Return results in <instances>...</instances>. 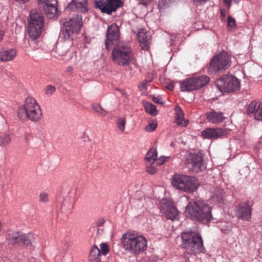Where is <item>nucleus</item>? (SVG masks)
Instances as JSON below:
<instances>
[{"mask_svg":"<svg viewBox=\"0 0 262 262\" xmlns=\"http://www.w3.org/2000/svg\"><path fill=\"white\" fill-rule=\"evenodd\" d=\"M193 78H189L181 82L180 88L182 91H192L196 90Z\"/></svg>","mask_w":262,"mask_h":262,"instance_id":"obj_25","label":"nucleus"},{"mask_svg":"<svg viewBox=\"0 0 262 262\" xmlns=\"http://www.w3.org/2000/svg\"><path fill=\"white\" fill-rule=\"evenodd\" d=\"M223 190L214 189V191L211 192L210 201L214 204L221 203L223 201Z\"/></svg>","mask_w":262,"mask_h":262,"instance_id":"obj_27","label":"nucleus"},{"mask_svg":"<svg viewBox=\"0 0 262 262\" xmlns=\"http://www.w3.org/2000/svg\"><path fill=\"white\" fill-rule=\"evenodd\" d=\"M181 238L183 246L191 252L197 253L204 250L202 237L195 228L184 231Z\"/></svg>","mask_w":262,"mask_h":262,"instance_id":"obj_4","label":"nucleus"},{"mask_svg":"<svg viewBox=\"0 0 262 262\" xmlns=\"http://www.w3.org/2000/svg\"><path fill=\"white\" fill-rule=\"evenodd\" d=\"M169 157H166L164 156H161L158 159H156V160L155 161L156 165H161L163 164L166 160L167 159H168Z\"/></svg>","mask_w":262,"mask_h":262,"instance_id":"obj_39","label":"nucleus"},{"mask_svg":"<svg viewBox=\"0 0 262 262\" xmlns=\"http://www.w3.org/2000/svg\"><path fill=\"white\" fill-rule=\"evenodd\" d=\"M216 85L222 93H230L238 91L241 83L238 79L232 75L224 76L216 81Z\"/></svg>","mask_w":262,"mask_h":262,"instance_id":"obj_10","label":"nucleus"},{"mask_svg":"<svg viewBox=\"0 0 262 262\" xmlns=\"http://www.w3.org/2000/svg\"><path fill=\"white\" fill-rule=\"evenodd\" d=\"M64 41L62 42L61 45L57 49V53L59 56H62L69 51L70 48L71 47L73 42V39H63Z\"/></svg>","mask_w":262,"mask_h":262,"instance_id":"obj_24","label":"nucleus"},{"mask_svg":"<svg viewBox=\"0 0 262 262\" xmlns=\"http://www.w3.org/2000/svg\"><path fill=\"white\" fill-rule=\"evenodd\" d=\"M97 8L108 14L115 11L121 5V0H99L95 1Z\"/></svg>","mask_w":262,"mask_h":262,"instance_id":"obj_12","label":"nucleus"},{"mask_svg":"<svg viewBox=\"0 0 262 262\" xmlns=\"http://www.w3.org/2000/svg\"><path fill=\"white\" fill-rule=\"evenodd\" d=\"M154 163L149 164V163H146V170L150 174H154L156 173L157 169L152 165Z\"/></svg>","mask_w":262,"mask_h":262,"instance_id":"obj_35","label":"nucleus"},{"mask_svg":"<svg viewBox=\"0 0 262 262\" xmlns=\"http://www.w3.org/2000/svg\"><path fill=\"white\" fill-rule=\"evenodd\" d=\"M175 111V120L177 125L182 127H186L189 123V120L184 119V113L179 106L176 107Z\"/></svg>","mask_w":262,"mask_h":262,"instance_id":"obj_23","label":"nucleus"},{"mask_svg":"<svg viewBox=\"0 0 262 262\" xmlns=\"http://www.w3.org/2000/svg\"><path fill=\"white\" fill-rule=\"evenodd\" d=\"M18 117L21 120L27 119L34 122L39 121L42 117L40 105L32 97L25 99L23 105L19 106L17 111Z\"/></svg>","mask_w":262,"mask_h":262,"instance_id":"obj_3","label":"nucleus"},{"mask_svg":"<svg viewBox=\"0 0 262 262\" xmlns=\"http://www.w3.org/2000/svg\"><path fill=\"white\" fill-rule=\"evenodd\" d=\"M196 89H199L205 85L209 81V78L203 75L198 77H193Z\"/></svg>","mask_w":262,"mask_h":262,"instance_id":"obj_28","label":"nucleus"},{"mask_svg":"<svg viewBox=\"0 0 262 262\" xmlns=\"http://www.w3.org/2000/svg\"><path fill=\"white\" fill-rule=\"evenodd\" d=\"M93 108L96 112L100 114L102 116H105L107 114V112L103 110L101 106L99 105H96L93 106Z\"/></svg>","mask_w":262,"mask_h":262,"instance_id":"obj_37","label":"nucleus"},{"mask_svg":"<svg viewBox=\"0 0 262 262\" xmlns=\"http://www.w3.org/2000/svg\"><path fill=\"white\" fill-rule=\"evenodd\" d=\"M1 138L4 144H7L10 142V138L7 134L3 135Z\"/></svg>","mask_w":262,"mask_h":262,"instance_id":"obj_41","label":"nucleus"},{"mask_svg":"<svg viewBox=\"0 0 262 262\" xmlns=\"http://www.w3.org/2000/svg\"><path fill=\"white\" fill-rule=\"evenodd\" d=\"M99 250L101 256H105L110 251V248L107 243H102L100 244Z\"/></svg>","mask_w":262,"mask_h":262,"instance_id":"obj_33","label":"nucleus"},{"mask_svg":"<svg viewBox=\"0 0 262 262\" xmlns=\"http://www.w3.org/2000/svg\"><path fill=\"white\" fill-rule=\"evenodd\" d=\"M153 0H139V3L144 6H147Z\"/></svg>","mask_w":262,"mask_h":262,"instance_id":"obj_44","label":"nucleus"},{"mask_svg":"<svg viewBox=\"0 0 262 262\" xmlns=\"http://www.w3.org/2000/svg\"><path fill=\"white\" fill-rule=\"evenodd\" d=\"M157 157V151L156 148H151L146 154L145 160L146 163H154Z\"/></svg>","mask_w":262,"mask_h":262,"instance_id":"obj_29","label":"nucleus"},{"mask_svg":"<svg viewBox=\"0 0 262 262\" xmlns=\"http://www.w3.org/2000/svg\"><path fill=\"white\" fill-rule=\"evenodd\" d=\"M160 209L161 212L165 214L168 219L177 220L179 219L178 210L169 200H161L160 203Z\"/></svg>","mask_w":262,"mask_h":262,"instance_id":"obj_11","label":"nucleus"},{"mask_svg":"<svg viewBox=\"0 0 262 262\" xmlns=\"http://www.w3.org/2000/svg\"><path fill=\"white\" fill-rule=\"evenodd\" d=\"M106 36L105 43L106 48L108 49L112 42L117 40L120 36L119 28L116 24H113L108 27Z\"/></svg>","mask_w":262,"mask_h":262,"instance_id":"obj_16","label":"nucleus"},{"mask_svg":"<svg viewBox=\"0 0 262 262\" xmlns=\"http://www.w3.org/2000/svg\"><path fill=\"white\" fill-rule=\"evenodd\" d=\"M228 131L222 128H207L201 133L203 137L208 139H217L226 136Z\"/></svg>","mask_w":262,"mask_h":262,"instance_id":"obj_15","label":"nucleus"},{"mask_svg":"<svg viewBox=\"0 0 262 262\" xmlns=\"http://www.w3.org/2000/svg\"><path fill=\"white\" fill-rule=\"evenodd\" d=\"M17 51L14 49H3L0 51V60L3 62H7L13 60L16 56Z\"/></svg>","mask_w":262,"mask_h":262,"instance_id":"obj_22","label":"nucleus"},{"mask_svg":"<svg viewBox=\"0 0 262 262\" xmlns=\"http://www.w3.org/2000/svg\"><path fill=\"white\" fill-rule=\"evenodd\" d=\"M170 146L172 147H174L175 146V144L173 142H171L170 144Z\"/></svg>","mask_w":262,"mask_h":262,"instance_id":"obj_51","label":"nucleus"},{"mask_svg":"<svg viewBox=\"0 0 262 262\" xmlns=\"http://www.w3.org/2000/svg\"><path fill=\"white\" fill-rule=\"evenodd\" d=\"M157 127V123L156 122H152L149 123L148 125H147L145 127V129L147 132H152L154 130L156 129V128Z\"/></svg>","mask_w":262,"mask_h":262,"instance_id":"obj_36","label":"nucleus"},{"mask_svg":"<svg viewBox=\"0 0 262 262\" xmlns=\"http://www.w3.org/2000/svg\"><path fill=\"white\" fill-rule=\"evenodd\" d=\"M34 238V235L31 233H28L26 234L21 233L20 243H22L24 245L28 246L31 244Z\"/></svg>","mask_w":262,"mask_h":262,"instance_id":"obj_30","label":"nucleus"},{"mask_svg":"<svg viewBox=\"0 0 262 262\" xmlns=\"http://www.w3.org/2000/svg\"><path fill=\"white\" fill-rule=\"evenodd\" d=\"M121 243L124 250L133 254H140L147 248V241L143 235L129 232L122 235Z\"/></svg>","mask_w":262,"mask_h":262,"instance_id":"obj_2","label":"nucleus"},{"mask_svg":"<svg viewBox=\"0 0 262 262\" xmlns=\"http://www.w3.org/2000/svg\"><path fill=\"white\" fill-rule=\"evenodd\" d=\"M247 113L248 115L254 114V117L257 120H262V103L253 101L247 106Z\"/></svg>","mask_w":262,"mask_h":262,"instance_id":"obj_18","label":"nucleus"},{"mask_svg":"<svg viewBox=\"0 0 262 262\" xmlns=\"http://www.w3.org/2000/svg\"><path fill=\"white\" fill-rule=\"evenodd\" d=\"M39 200L40 201L42 202H46L48 201V195L45 192H42L40 193L39 195Z\"/></svg>","mask_w":262,"mask_h":262,"instance_id":"obj_42","label":"nucleus"},{"mask_svg":"<svg viewBox=\"0 0 262 262\" xmlns=\"http://www.w3.org/2000/svg\"><path fill=\"white\" fill-rule=\"evenodd\" d=\"M231 66L230 57L226 52L223 51L215 55L211 60L208 67V72L214 73L225 70Z\"/></svg>","mask_w":262,"mask_h":262,"instance_id":"obj_9","label":"nucleus"},{"mask_svg":"<svg viewBox=\"0 0 262 262\" xmlns=\"http://www.w3.org/2000/svg\"><path fill=\"white\" fill-rule=\"evenodd\" d=\"M185 213L186 216L204 224L208 223L213 219L211 207L202 201L189 202Z\"/></svg>","mask_w":262,"mask_h":262,"instance_id":"obj_1","label":"nucleus"},{"mask_svg":"<svg viewBox=\"0 0 262 262\" xmlns=\"http://www.w3.org/2000/svg\"><path fill=\"white\" fill-rule=\"evenodd\" d=\"M150 34L145 29H141L138 32V39L143 50H147L150 42Z\"/></svg>","mask_w":262,"mask_h":262,"instance_id":"obj_20","label":"nucleus"},{"mask_svg":"<svg viewBox=\"0 0 262 262\" xmlns=\"http://www.w3.org/2000/svg\"><path fill=\"white\" fill-rule=\"evenodd\" d=\"M82 16L74 15L63 23L61 37L62 39H73L78 34L82 25Z\"/></svg>","mask_w":262,"mask_h":262,"instance_id":"obj_6","label":"nucleus"},{"mask_svg":"<svg viewBox=\"0 0 262 262\" xmlns=\"http://www.w3.org/2000/svg\"><path fill=\"white\" fill-rule=\"evenodd\" d=\"M171 185L178 189L187 193H192L198 188L197 179L188 175L175 174L171 180Z\"/></svg>","mask_w":262,"mask_h":262,"instance_id":"obj_5","label":"nucleus"},{"mask_svg":"<svg viewBox=\"0 0 262 262\" xmlns=\"http://www.w3.org/2000/svg\"><path fill=\"white\" fill-rule=\"evenodd\" d=\"M126 124V120L124 118H119L117 122V127L119 130L121 132H123L125 129V126Z\"/></svg>","mask_w":262,"mask_h":262,"instance_id":"obj_34","label":"nucleus"},{"mask_svg":"<svg viewBox=\"0 0 262 262\" xmlns=\"http://www.w3.org/2000/svg\"><path fill=\"white\" fill-rule=\"evenodd\" d=\"M67 8L74 11L86 12L88 10L87 0H72L68 4Z\"/></svg>","mask_w":262,"mask_h":262,"instance_id":"obj_17","label":"nucleus"},{"mask_svg":"<svg viewBox=\"0 0 262 262\" xmlns=\"http://www.w3.org/2000/svg\"><path fill=\"white\" fill-rule=\"evenodd\" d=\"M47 15L50 19H56L57 18V0H38Z\"/></svg>","mask_w":262,"mask_h":262,"instance_id":"obj_14","label":"nucleus"},{"mask_svg":"<svg viewBox=\"0 0 262 262\" xmlns=\"http://www.w3.org/2000/svg\"><path fill=\"white\" fill-rule=\"evenodd\" d=\"M174 85L171 82L168 84L166 86L167 89L170 91H172L174 89Z\"/></svg>","mask_w":262,"mask_h":262,"instance_id":"obj_46","label":"nucleus"},{"mask_svg":"<svg viewBox=\"0 0 262 262\" xmlns=\"http://www.w3.org/2000/svg\"><path fill=\"white\" fill-rule=\"evenodd\" d=\"M207 0H198L199 2H206Z\"/></svg>","mask_w":262,"mask_h":262,"instance_id":"obj_52","label":"nucleus"},{"mask_svg":"<svg viewBox=\"0 0 262 262\" xmlns=\"http://www.w3.org/2000/svg\"><path fill=\"white\" fill-rule=\"evenodd\" d=\"M55 91V88L52 85H49L45 88V93L48 95H52Z\"/></svg>","mask_w":262,"mask_h":262,"instance_id":"obj_38","label":"nucleus"},{"mask_svg":"<svg viewBox=\"0 0 262 262\" xmlns=\"http://www.w3.org/2000/svg\"><path fill=\"white\" fill-rule=\"evenodd\" d=\"M21 233L16 232L10 233L7 235V239L11 244L20 243Z\"/></svg>","mask_w":262,"mask_h":262,"instance_id":"obj_32","label":"nucleus"},{"mask_svg":"<svg viewBox=\"0 0 262 262\" xmlns=\"http://www.w3.org/2000/svg\"><path fill=\"white\" fill-rule=\"evenodd\" d=\"M228 26L229 28H232L235 26V20L231 16L228 17Z\"/></svg>","mask_w":262,"mask_h":262,"instance_id":"obj_40","label":"nucleus"},{"mask_svg":"<svg viewBox=\"0 0 262 262\" xmlns=\"http://www.w3.org/2000/svg\"><path fill=\"white\" fill-rule=\"evenodd\" d=\"M186 163L196 172L202 171L206 168L203 163V157L196 154L190 153L186 158Z\"/></svg>","mask_w":262,"mask_h":262,"instance_id":"obj_13","label":"nucleus"},{"mask_svg":"<svg viewBox=\"0 0 262 262\" xmlns=\"http://www.w3.org/2000/svg\"><path fill=\"white\" fill-rule=\"evenodd\" d=\"M3 36H4V33L0 30V41H1L3 38Z\"/></svg>","mask_w":262,"mask_h":262,"instance_id":"obj_50","label":"nucleus"},{"mask_svg":"<svg viewBox=\"0 0 262 262\" xmlns=\"http://www.w3.org/2000/svg\"><path fill=\"white\" fill-rule=\"evenodd\" d=\"M221 16L223 17V18H224L225 17V11L224 10H221Z\"/></svg>","mask_w":262,"mask_h":262,"instance_id":"obj_49","label":"nucleus"},{"mask_svg":"<svg viewBox=\"0 0 262 262\" xmlns=\"http://www.w3.org/2000/svg\"><path fill=\"white\" fill-rule=\"evenodd\" d=\"M152 100L155 103H157L158 104L163 103V102L159 97H153Z\"/></svg>","mask_w":262,"mask_h":262,"instance_id":"obj_45","label":"nucleus"},{"mask_svg":"<svg viewBox=\"0 0 262 262\" xmlns=\"http://www.w3.org/2000/svg\"><path fill=\"white\" fill-rule=\"evenodd\" d=\"M224 3L228 5H230L231 4V0H224Z\"/></svg>","mask_w":262,"mask_h":262,"instance_id":"obj_48","label":"nucleus"},{"mask_svg":"<svg viewBox=\"0 0 262 262\" xmlns=\"http://www.w3.org/2000/svg\"><path fill=\"white\" fill-rule=\"evenodd\" d=\"M206 116L210 122L214 124L220 123L226 118L222 113L217 112L213 110L207 112Z\"/></svg>","mask_w":262,"mask_h":262,"instance_id":"obj_21","label":"nucleus"},{"mask_svg":"<svg viewBox=\"0 0 262 262\" xmlns=\"http://www.w3.org/2000/svg\"><path fill=\"white\" fill-rule=\"evenodd\" d=\"M44 26V18L40 12H32L28 23V33L30 37L33 39L40 35Z\"/></svg>","mask_w":262,"mask_h":262,"instance_id":"obj_8","label":"nucleus"},{"mask_svg":"<svg viewBox=\"0 0 262 262\" xmlns=\"http://www.w3.org/2000/svg\"><path fill=\"white\" fill-rule=\"evenodd\" d=\"M237 216L243 220L249 221L251 216V208L247 203L241 204L237 210Z\"/></svg>","mask_w":262,"mask_h":262,"instance_id":"obj_19","label":"nucleus"},{"mask_svg":"<svg viewBox=\"0 0 262 262\" xmlns=\"http://www.w3.org/2000/svg\"><path fill=\"white\" fill-rule=\"evenodd\" d=\"M100 251L97 246L94 245L91 249L89 254L90 262H100L101 260Z\"/></svg>","mask_w":262,"mask_h":262,"instance_id":"obj_26","label":"nucleus"},{"mask_svg":"<svg viewBox=\"0 0 262 262\" xmlns=\"http://www.w3.org/2000/svg\"><path fill=\"white\" fill-rule=\"evenodd\" d=\"M16 1H17L19 3L24 4L26 2H27L28 1H29V0H16Z\"/></svg>","mask_w":262,"mask_h":262,"instance_id":"obj_47","label":"nucleus"},{"mask_svg":"<svg viewBox=\"0 0 262 262\" xmlns=\"http://www.w3.org/2000/svg\"><path fill=\"white\" fill-rule=\"evenodd\" d=\"M112 58L114 62L122 66L129 64L134 58L130 48L124 45H118L114 48Z\"/></svg>","mask_w":262,"mask_h":262,"instance_id":"obj_7","label":"nucleus"},{"mask_svg":"<svg viewBox=\"0 0 262 262\" xmlns=\"http://www.w3.org/2000/svg\"><path fill=\"white\" fill-rule=\"evenodd\" d=\"M222 232H223V230L222 229ZM224 232H225V233L226 232H225V231H224Z\"/></svg>","mask_w":262,"mask_h":262,"instance_id":"obj_53","label":"nucleus"},{"mask_svg":"<svg viewBox=\"0 0 262 262\" xmlns=\"http://www.w3.org/2000/svg\"><path fill=\"white\" fill-rule=\"evenodd\" d=\"M143 105L147 113L152 116H156L157 115L158 111L155 105L147 101H144Z\"/></svg>","mask_w":262,"mask_h":262,"instance_id":"obj_31","label":"nucleus"},{"mask_svg":"<svg viewBox=\"0 0 262 262\" xmlns=\"http://www.w3.org/2000/svg\"><path fill=\"white\" fill-rule=\"evenodd\" d=\"M150 82V81H147V80H144L142 81L138 86L139 89L141 91H143L146 89V84L147 82Z\"/></svg>","mask_w":262,"mask_h":262,"instance_id":"obj_43","label":"nucleus"}]
</instances>
